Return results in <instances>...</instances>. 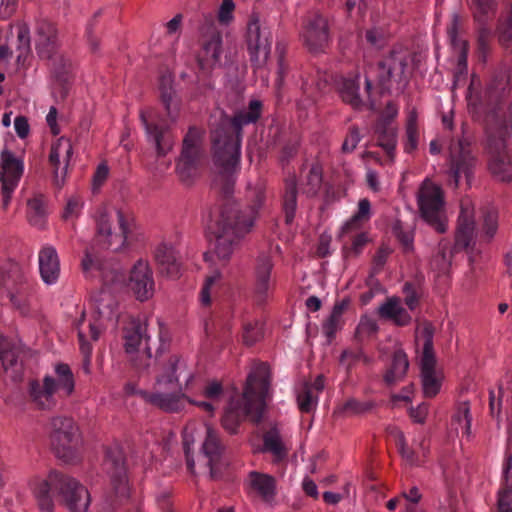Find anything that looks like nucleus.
<instances>
[{
	"label": "nucleus",
	"instance_id": "nucleus-1",
	"mask_svg": "<svg viewBox=\"0 0 512 512\" xmlns=\"http://www.w3.org/2000/svg\"><path fill=\"white\" fill-rule=\"evenodd\" d=\"M261 109L262 103L252 100L247 110L238 111L232 117L222 112L210 131L215 167L212 189L222 197L223 203L209 230L214 240L212 252L225 263L230 260L240 240L251 230L254 218L266 200V183L263 180L248 186L250 214H245L232 198L240 162L242 127L256 123Z\"/></svg>",
	"mask_w": 512,
	"mask_h": 512
},
{
	"label": "nucleus",
	"instance_id": "nucleus-2",
	"mask_svg": "<svg viewBox=\"0 0 512 512\" xmlns=\"http://www.w3.org/2000/svg\"><path fill=\"white\" fill-rule=\"evenodd\" d=\"M125 351L130 354V361L139 372L148 371L152 364L159 365V373L155 378L158 386L178 384L177 371L185 367L177 355H172L166 362L160 358L169 350L170 340L162 326L153 335L148 332L147 325L139 320H131L124 328Z\"/></svg>",
	"mask_w": 512,
	"mask_h": 512
},
{
	"label": "nucleus",
	"instance_id": "nucleus-3",
	"mask_svg": "<svg viewBox=\"0 0 512 512\" xmlns=\"http://www.w3.org/2000/svg\"><path fill=\"white\" fill-rule=\"evenodd\" d=\"M270 380L271 372L266 363L258 364L249 373L242 399L231 400L222 417V426L226 431L235 434L244 416L250 417L255 424L262 421Z\"/></svg>",
	"mask_w": 512,
	"mask_h": 512
},
{
	"label": "nucleus",
	"instance_id": "nucleus-4",
	"mask_svg": "<svg viewBox=\"0 0 512 512\" xmlns=\"http://www.w3.org/2000/svg\"><path fill=\"white\" fill-rule=\"evenodd\" d=\"M33 493L39 509L45 512L54 509L52 493H57L72 512H85L90 503L88 490L76 479L59 471H52L46 479L37 481Z\"/></svg>",
	"mask_w": 512,
	"mask_h": 512
},
{
	"label": "nucleus",
	"instance_id": "nucleus-5",
	"mask_svg": "<svg viewBox=\"0 0 512 512\" xmlns=\"http://www.w3.org/2000/svg\"><path fill=\"white\" fill-rule=\"evenodd\" d=\"M94 242L100 249L120 251L129 245L132 237V224L121 210L117 211L116 223L105 208L99 209L96 216Z\"/></svg>",
	"mask_w": 512,
	"mask_h": 512
},
{
	"label": "nucleus",
	"instance_id": "nucleus-6",
	"mask_svg": "<svg viewBox=\"0 0 512 512\" xmlns=\"http://www.w3.org/2000/svg\"><path fill=\"white\" fill-rule=\"evenodd\" d=\"M104 467L111 480V489L106 495V502L112 509H115L126 502L130 494L126 456L120 445L114 444L106 447Z\"/></svg>",
	"mask_w": 512,
	"mask_h": 512
},
{
	"label": "nucleus",
	"instance_id": "nucleus-7",
	"mask_svg": "<svg viewBox=\"0 0 512 512\" xmlns=\"http://www.w3.org/2000/svg\"><path fill=\"white\" fill-rule=\"evenodd\" d=\"M507 129L506 124H488L486 128L488 168L491 174L501 182L512 180V162L506 152Z\"/></svg>",
	"mask_w": 512,
	"mask_h": 512
},
{
	"label": "nucleus",
	"instance_id": "nucleus-8",
	"mask_svg": "<svg viewBox=\"0 0 512 512\" xmlns=\"http://www.w3.org/2000/svg\"><path fill=\"white\" fill-rule=\"evenodd\" d=\"M50 425V441L55 455L66 463L75 461L80 435L74 420L66 416H56L51 419Z\"/></svg>",
	"mask_w": 512,
	"mask_h": 512
},
{
	"label": "nucleus",
	"instance_id": "nucleus-9",
	"mask_svg": "<svg viewBox=\"0 0 512 512\" xmlns=\"http://www.w3.org/2000/svg\"><path fill=\"white\" fill-rule=\"evenodd\" d=\"M417 203L422 219L438 233H444L446 224L442 189L430 181H424L418 191Z\"/></svg>",
	"mask_w": 512,
	"mask_h": 512
},
{
	"label": "nucleus",
	"instance_id": "nucleus-10",
	"mask_svg": "<svg viewBox=\"0 0 512 512\" xmlns=\"http://www.w3.org/2000/svg\"><path fill=\"white\" fill-rule=\"evenodd\" d=\"M435 328L430 321L422 323V336L424 338L421 356V383L425 398H434L440 391L441 380L436 376V356L433 346Z\"/></svg>",
	"mask_w": 512,
	"mask_h": 512
},
{
	"label": "nucleus",
	"instance_id": "nucleus-11",
	"mask_svg": "<svg viewBox=\"0 0 512 512\" xmlns=\"http://www.w3.org/2000/svg\"><path fill=\"white\" fill-rule=\"evenodd\" d=\"M476 158L472 154L471 141L462 136L449 147L448 185L458 188L461 175H464L468 185L471 183Z\"/></svg>",
	"mask_w": 512,
	"mask_h": 512
},
{
	"label": "nucleus",
	"instance_id": "nucleus-12",
	"mask_svg": "<svg viewBox=\"0 0 512 512\" xmlns=\"http://www.w3.org/2000/svg\"><path fill=\"white\" fill-rule=\"evenodd\" d=\"M201 155L202 133L192 126L183 139L181 153L176 161V172L182 182L189 184L196 177Z\"/></svg>",
	"mask_w": 512,
	"mask_h": 512
},
{
	"label": "nucleus",
	"instance_id": "nucleus-13",
	"mask_svg": "<svg viewBox=\"0 0 512 512\" xmlns=\"http://www.w3.org/2000/svg\"><path fill=\"white\" fill-rule=\"evenodd\" d=\"M201 50L197 55L198 67L210 73L220 62L222 54V33L212 18L201 26Z\"/></svg>",
	"mask_w": 512,
	"mask_h": 512
},
{
	"label": "nucleus",
	"instance_id": "nucleus-14",
	"mask_svg": "<svg viewBox=\"0 0 512 512\" xmlns=\"http://www.w3.org/2000/svg\"><path fill=\"white\" fill-rule=\"evenodd\" d=\"M496 0H471L470 9L473 19L477 24V47L479 57L485 61L490 50V37L492 34L489 22L494 18L497 11Z\"/></svg>",
	"mask_w": 512,
	"mask_h": 512
},
{
	"label": "nucleus",
	"instance_id": "nucleus-15",
	"mask_svg": "<svg viewBox=\"0 0 512 512\" xmlns=\"http://www.w3.org/2000/svg\"><path fill=\"white\" fill-rule=\"evenodd\" d=\"M24 164L11 150L5 148L0 154V182L2 208L6 210L12 194L23 175Z\"/></svg>",
	"mask_w": 512,
	"mask_h": 512
},
{
	"label": "nucleus",
	"instance_id": "nucleus-16",
	"mask_svg": "<svg viewBox=\"0 0 512 512\" xmlns=\"http://www.w3.org/2000/svg\"><path fill=\"white\" fill-rule=\"evenodd\" d=\"M34 46L38 57L52 59L59 52L58 28L47 19H38L34 27Z\"/></svg>",
	"mask_w": 512,
	"mask_h": 512
},
{
	"label": "nucleus",
	"instance_id": "nucleus-17",
	"mask_svg": "<svg viewBox=\"0 0 512 512\" xmlns=\"http://www.w3.org/2000/svg\"><path fill=\"white\" fill-rule=\"evenodd\" d=\"M302 38L311 53L323 52L330 41L328 20L320 14L309 16L304 25Z\"/></svg>",
	"mask_w": 512,
	"mask_h": 512
},
{
	"label": "nucleus",
	"instance_id": "nucleus-18",
	"mask_svg": "<svg viewBox=\"0 0 512 512\" xmlns=\"http://www.w3.org/2000/svg\"><path fill=\"white\" fill-rule=\"evenodd\" d=\"M269 31L262 29L258 19L251 20L247 28V45L250 60L256 66L264 65L270 54Z\"/></svg>",
	"mask_w": 512,
	"mask_h": 512
},
{
	"label": "nucleus",
	"instance_id": "nucleus-19",
	"mask_svg": "<svg viewBox=\"0 0 512 512\" xmlns=\"http://www.w3.org/2000/svg\"><path fill=\"white\" fill-rule=\"evenodd\" d=\"M457 220L453 251L467 250L475 245V214L470 201L461 202Z\"/></svg>",
	"mask_w": 512,
	"mask_h": 512
},
{
	"label": "nucleus",
	"instance_id": "nucleus-20",
	"mask_svg": "<svg viewBox=\"0 0 512 512\" xmlns=\"http://www.w3.org/2000/svg\"><path fill=\"white\" fill-rule=\"evenodd\" d=\"M73 155V146L69 138L60 137L51 146L49 163L53 167V183L61 188L65 183L67 168Z\"/></svg>",
	"mask_w": 512,
	"mask_h": 512
},
{
	"label": "nucleus",
	"instance_id": "nucleus-21",
	"mask_svg": "<svg viewBox=\"0 0 512 512\" xmlns=\"http://www.w3.org/2000/svg\"><path fill=\"white\" fill-rule=\"evenodd\" d=\"M153 273L147 262L139 260L130 271L128 287L136 299L143 302L154 294Z\"/></svg>",
	"mask_w": 512,
	"mask_h": 512
},
{
	"label": "nucleus",
	"instance_id": "nucleus-22",
	"mask_svg": "<svg viewBox=\"0 0 512 512\" xmlns=\"http://www.w3.org/2000/svg\"><path fill=\"white\" fill-rule=\"evenodd\" d=\"M407 55L402 50L392 49L378 63L379 82L382 86L392 80L401 81L407 68Z\"/></svg>",
	"mask_w": 512,
	"mask_h": 512
},
{
	"label": "nucleus",
	"instance_id": "nucleus-23",
	"mask_svg": "<svg viewBox=\"0 0 512 512\" xmlns=\"http://www.w3.org/2000/svg\"><path fill=\"white\" fill-rule=\"evenodd\" d=\"M140 396L149 404L168 413L179 412L185 407V402L190 401L181 389L172 393L140 391Z\"/></svg>",
	"mask_w": 512,
	"mask_h": 512
},
{
	"label": "nucleus",
	"instance_id": "nucleus-24",
	"mask_svg": "<svg viewBox=\"0 0 512 512\" xmlns=\"http://www.w3.org/2000/svg\"><path fill=\"white\" fill-rule=\"evenodd\" d=\"M225 446L222 444L218 433L210 426H207L206 437L202 444V452L208 458L210 477L215 480L221 476L218 464L221 460Z\"/></svg>",
	"mask_w": 512,
	"mask_h": 512
},
{
	"label": "nucleus",
	"instance_id": "nucleus-25",
	"mask_svg": "<svg viewBox=\"0 0 512 512\" xmlns=\"http://www.w3.org/2000/svg\"><path fill=\"white\" fill-rule=\"evenodd\" d=\"M57 389V383L51 376H46L41 385L37 380L29 381V396L39 409L51 410L56 402L54 393Z\"/></svg>",
	"mask_w": 512,
	"mask_h": 512
},
{
	"label": "nucleus",
	"instance_id": "nucleus-26",
	"mask_svg": "<svg viewBox=\"0 0 512 512\" xmlns=\"http://www.w3.org/2000/svg\"><path fill=\"white\" fill-rule=\"evenodd\" d=\"M140 119L146 133L152 138L157 152V157L166 156L175 144V139L168 128L150 123L144 111L140 112Z\"/></svg>",
	"mask_w": 512,
	"mask_h": 512
},
{
	"label": "nucleus",
	"instance_id": "nucleus-27",
	"mask_svg": "<svg viewBox=\"0 0 512 512\" xmlns=\"http://www.w3.org/2000/svg\"><path fill=\"white\" fill-rule=\"evenodd\" d=\"M155 259L160 274L172 279L180 277L182 263L173 246L165 243L160 244L156 248Z\"/></svg>",
	"mask_w": 512,
	"mask_h": 512
},
{
	"label": "nucleus",
	"instance_id": "nucleus-28",
	"mask_svg": "<svg viewBox=\"0 0 512 512\" xmlns=\"http://www.w3.org/2000/svg\"><path fill=\"white\" fill-rule=\"evenodd\" d=\"M377 314L381 319L392 322L398 327L408 326L412 322V316L402 306L399 297H388L378 307Z\"/></svg>",
	"mask_w": 512,
	"mask_h": 512
},
{
	"label": "nucleus",
	"instance_id": "nucleus-29",
	"mask_svg": "<svg viewBox=\"0 0 512 512\" xmlns=\"http://www.w3.org/2000/svg\"><path fill=\"white\" fill-rule=\"evenodd\" d=\"M297 178L295 174H289L284 179V187L282 193V210L284 212L285 223L292 224L297 209Z\"/></svg>",
	"mask_w": 512,
	"mask_h": 512
},
{
	"label": "nucleus",
	"instance_id": "nucleus-30",
	"mask_svg": "<svg viewBox=\"0 0 512 512\" xmlns=\"http://www.w3.org/2000/svg\"><path fill=\"white\" fill-rule=\"evenodd\" d=\"M39 267L42 279L45 283L52 284L58 279L60 264L55 248L48 246L40 251Z\"/></svg>",
	"mask_w": 512,
	"mask_h": 512
},
{
	"label": "nucleus",
	"instance_id": "nucleus-31",
	"mask_svg": "<svg viewBox=\"0 0 512 512\" xmlns=\"http://www.w3.org/2000/svg\"><path fill=\"white\" fill-rule=\"evenodd\" d=\"M409 369V360L403 349L398 348L392 354L390 367L383 376V380L387 386H393L397 382L402 381Z\"/></svg>",
	"mask_w": 512,
	"mask_h": 512
},
{
	"label": "nucleus",
	"instance_id": "nucleus-32",
	"mask_svg": "<svg viewBox=\"0 0 512 512\" xmlns=\"http://www.w3.org/2000/svg\"><path fill=\"white\" fill-rule=\"evenodd\" d=\"M24 282V273L18 263L11 262L0 270V289H5L9 296L18 293Z\"/></svg>",
	"mask_w": 512,
	"mask_h": 512
},
{
	"label": "nucleus",
	"instance_id": "nucleus-33",
	"mask_svg": "<svg viewBox=\"0 0 512 512\" xmlns=\"http://www.w3.org/2000/svg\"><path fill=\"white\" fill-rule=\"evenodd\" d=\"M273 269L272 257L269 253H261L257 257L256 274V292L265 296L270 287V276Z\"/></svg>",
	"mask_w": 512,
	"mask_h": 512
},
{
	"label": "nucleus",
	"instance_id": "nucleus-34",
	"mask_svg": "<svg viewBox=\"0 0 512 512\" xmlns=\"http://www.w3.org/2000/svg\"><path fill=\"white\" fill-rule=\"evenodd\" d=\"M160 99L163 103L168 117L175 121L179 112V103L176 93L172 88V80L169 76H162L160 79Z\"/></svg>",
	"mask_w": 512,
	"mask_h": 512
},
{
	"label": "nucleus",
	"instance_id": "nucleus-35",
	"mask_svg": "<svg viewBox=\"0 0 512 512\" xmlns=\"http://www.w3.org/2000/svg\"><path fill=\"white\" fill-rule=\"evenodd\" d=\"M377 404L373 400L359 401L356 398H349L346 402L337 407L333 415L334 416H361L372 412L376 408Z\"/></svg>",
	"mask_w": 512,
	"mask_h": 512
},
{
	"label": "nucleus",
	"instance_id": "nucleus-36",
	"mask_svg": "<svg viewBox=\"0 0 512 512\" xmlns=\"http://www.w3.org/2000/svg\"><path fill=\"white\" fill-rule=\"evenodd\" d=\"M338 93L341 99L354 109L363 107V101L358 93L359 85L356 79L342 78L338 83Z\"/></svg>",
	"mask_w": 512,
	"mask_h": 512
},
{
	"label": "nucleus",
	"instance_id": "nucleus-37",
	"mask_svg": "<svg viewBox=\"0 0 512 512\" xmlns=\"http://www.w3.org/2000/svg\"><path fill=\"white\" fill-rule=\"evenodd\" d=\"M375 133L377 134V144L385 150L390 160H393L396 148V130L386 123H378Z\"/></svg>",
	"mask_w": 512,
	"mask_h": 512
},
{
	"label": "nucleus",
	"instance_id": "nucleus-38",
	"mask_svg": "<svg viewBox=\"0 0 512 512\" xmlns=\"http://www.w3.org/2000/svg\"><path fill=\"white\" fill-rule=\"evenodd\" d=\"M250 486L264 499L268 500L275 494V479L267 474L251 472L249 474Z\"/></svg>",
	"mask_w": 512,
	"mask_h": 512
},
{
	"label": "nucleus",
	"instance_id": "nucleus-39",
	"mask_svg": "<svg viewBox=\"0 0 512 512\" xmlns=\"http://www.w3.org/2000/svg\"><path fill=\"white\" fill-rule=\"evenodd\" d=\"M49 63L50 71L55 80L64 85L69 82V75L72 69L71 61L59 52L52 59H44Z\"/></svg>",
	"mask_w": 512,
	"mask_h": 512
},
{
	"label": "nucleus",
	"instance_id": "nucleus-40",
	"mask_svg": "<svg viewBox=\"0 0 512 512\" xmlns=\"http://www.w3.org/2000/svg\"><path fill=\"white\" fill-rule=\"evenodd\" d=\"M263 444L264 451L271 452L278 461L287 456V449L276 427L271 428L263 435Z\"/></svg>",
	"mask_w": 512,
	"mask_h": 512
},
{
	"label": "nucleus",
	"instance_id": "nucleus-41",
	"mask_svg": "<svg viewBox=\"0 0 512 512\" xmlns=\"http://www.w3.org/2000/svg\"><path fill=\"white\" fill-rule=\"evenodd\" d=\"M371 204L366 198L361 199L358 203V211L351 217L341 228L340 236L347 234L351 231L358 230L362 223L367 221L370 217Z\"/></svg>",
	"mask_w": 512,
	"mask_h": 512
},
{
	"label": "nucleus",
	"instance_id": "nucleus-42",
	"mask_svg": "<svg viewBox=\"0 0 512 512\" xmlns=\"http://www.w3.org/2000/svg\"><path fill=\"white\" fill-rule=\"evenodd\" d=\"M495 33L502 47L512 46V1L507 13L498 19Z\"/></svg>",
	"mask_w": 512,
	"mask_h": 512
},
{
	"label": "nucleus",
	"instance_id": "nucleus-43",
	"mask_svg": "<svg viewBox=\"0 0 512 512\" xmlns=\"http://www.w3.org/2000/svg\"><path fill=\"white\" fill-rule=\"evenodd\" d=\"M19 352L20 348L16 343L0 335V360L5 371L16 366Z\"/></svg>",
	"mask_w": 512,
	"mask_h": 512
},
{
	"label": "nucleus",
	"instance_id": "nucleus-44",
	"mask_svg": "<svg viewBox=\"0 0 512 512\" xmlns=\"http://www.w3.org/2000/svg\"><path fill=\"white\" fill-rule=\"evenodd\" d=\"M510 397L511 393L504 390L501 385L496 392H489V409L492 417H500L502 411L507 409Z\"/></svg>",
	"mask_w": 512,
	"mask_h": 512
},
{
	"label": "nucleus",
	"instance_id": "nucleus-45",
	"mask_svg": "<svg viewBox=\"0 0 512 512\" xmlns=\"http://www.w3.org/2000/svg\"><path fill=\"white\" fill-rule=\"evenodd\" d=\"M318 394L312 391L309 382H304L297 393V405L302 413H311L317 406Z\"/></svg>",
	"mask_w": 512,
	"mask_h": 512
},
{
	"label": "nucleus",
	"instance_id": "nucleus-46",
	"mask_svg": "<svg viewBox=\"0 0 512 512\" xmlns=\"http://www.w3.org/2000/svg\"><path fill=\"white\" fill-rule=\"evenodd\" d=\"M45 215L46 207L42 195L28 200V219L31 225L42 228Z\"/></svg>",
	"mask_w": 512,
	"mask_h": 512
},
{
	"label": "nucleus",
	"instance_id": "nucleus-47",
	"mask_svg": "<svg viewBox=\"0 0 512 512\" xmlns=\"http://www.w3.org/2000/svg\"><path fill=\"white\" fill-rule=\"evenodd\" d=\"M17 62L20 63L22 60L25 61L26 57L30 53L31 47V36L30 29L26 23H22L17 28Z\"/></svg>",
	"mask_w": 512,
	"mask_h": 512
},
{
	"label": "nucleus",
	"instance_id": "nucleus-48",
	"mask_svg": "<svg viewBox=\"0 0 512 512\" xmlns=\"http://www.w3.org/2000/svg\"><path fill=\"white\" fill-rule=\"evenodd\" d=\"M392 232L406 252L413 250V229L411 226H406L401 220H396L393 223Z\"/></svg>",
	"mask_w": 512,
	"mask_h": 512
},
{
	"label": "nucleus",
	"instance_id": "nucleus-49",
	"mask_svg": "<svg viewBox=\"0 0 512 512\" xmlns=\"http://www.w3.org/2000/svg\"><path fill=\"white\" fill-rule=\"evenodd\" d=\"M391 433L395 438L398 451L402 458L410 465H416L418 463L417 455L412 448L408 447L404 433L398 428H393Z\"/></svg>",
	"mask_w": 512,
	"mask_h": 512
},
{
	"label": "nucleus",
	"instance_id": "nucleus-50",
	"mask_svg": "<svg viewBox=\"0 0 512 512\" xmlns=\"http://www.w3.org/2000/svg\"><path fill=\"white\" fill-rule=\"evenodd\" d=\"M450 266L451 257L447 255V245L440 243L437 252L430 261V267L438 274H445L449 271Z\"/></svg>",
	"mask_w": 512,
	"mask_h": 512
},
{
	"label": "nucleus",
	"instance_id": "nucleus-51",
	"mask_svg": "<svg viewBox=\"0 0 512 512\" xmlns=\"http://www.w3.org/2000/svg\"><path fill=\"white\" fill-rule=\"evenodd\" d=\"M378 324L370 317L364 316L361 318L354 334L357 342L361 343L364 339L375 335L378 332Z\"/></svg>",
	"mask_w": 512,
	"mask_h": 512
},
{
	"label": "nucleus",
	"instance_id": "nucleus-52",
	"mask_svg": "<svg viewBox=\"0 0 512 512\" xmlns=\"http://www.w3.org/2000/svg\"><path fill=\"white\" fill-rule=\"evenodd\" d=\"M55 370L59 378L57 387L64 389L67 395H70L74 391V378L70 367L61 363L56 366Z\"/></svg>",
	"mask_w": 512,
	"mask_h": 512
},
{
	"label": "nucleus",
	"instance_id": "nucleus-53",
	"mask_svg": "<svg viewBox=\"0 0 512 512\" xmlns=\"http://www.w3.org/2000/svg\"><path fill=\"white\" fill-rule=\"evenodd\" d=\"M262 337V324L259 321L248 322L244 325L243 342L245 345L252 346Z\"/></svg>",
	"mask_w": 512,
	"mask_h": 512
},
{
	"label": "nucleus",
	"instance_id": "nucleus-54",
	"mask_svg": "<svg viewBox=\"0 0 512 512\" xmlns=\"http://www.w3.org/2000/svg\"><path fill=\"white\" fill-rule=\"evenodd\" d=\"M370 242V238L367 232H361L357 234L353 240L351 247L343 248V253L345 257H357L363 251L364 247L367 243Z\"/></svg>",
	"mask_w": 512,
	"mask_h": 512
},
{
	"label": "nucleus",
	"instance_id": "nucleus-55",
	"mask_svg": "<svg viewBox=\"0 0 512 512\" xmlns=\"http://www.w3.org/2000/svg\"><path fill=\"white\" fill-rule=\"evenodd\" d=\"M322 183V167L318 164L312 165L307 175V186L309 187L307 193L309 195H316Z\"/></svg>",
	"mask_w": 512,
	"mask_h": 512
},
{
	"label": "nucleus",
	"instance_id": "nucleus-56",
	"mask_svg": "<svg viewBox=\"0 0 512 512\" xmlns=\"http://www.w3.org/2000/svg\"><path fill=\"white\" fill-rule=\"evenodd\" d=\"M498 229V214L495 210H487L484 214L483 230L485 236L490 240Z\"/></svg>",
	"mask_w": 512,
	"mask_h": 512
},
{
	"label": "nucleus",
	"instance_id": "nucleus-57",
	"mask_svg": "<svg viewBox=\"0 0 512 512\" xmlns=\"http://www.w3.org/2000/svg\"><path fill=\"white\" fill-rule=\"evenodd\" d=\"M453 421L457 422L467 435L470 434L471 415L468 403H462L459 406L458 412L453 416Z\"/></svg>",
	"mask_w": 512,
	"mask_h": 512
},
{
	"label": "nucleus",
	"instance_id": "nucleus-58",
	"mask_svg": "<svg viewBox=\"0 0 512 512\" xmlns=\"http://www.w3.org/2000/svg\"><path fill=\"white\" fill-rule=\"evenodd\" d=\"M82 269L85 272L90 271L91 269H97L102 270V264L100 260L95 255V248L94 246L87 248L85 250L84 258L82 259Z\"/></svg>",
	"mask_w": 512,
	"mask_h": 512
},
{
	"label": "nucleus",
	"instance_id": "nucleus-59",
	"mask_svg": "<svg viewBox=\"0 0 512 512\" xmlns=\"http://www.w3.org/2000/svg\"><path fill=\"white\" fill-rule=\"evenodd\" d=\"M406 137L407 142L405 146V150L407 152H411L417 147V126H416V118L415 116H411L408 120L406 127Z\"/></svg>",
	"mask_w": 512,
	"mask_h": 512
},
{
	"label": "nucleus",
	"instance_id": "nucleus-60",
	"mask_svg": "<svg viewBox=\"0 0 512 512\" xmlns=\"http://www.w3.org/2000/svg\"><path fill=\"white\" fill-rule=\"evenodd\" d=\"M341 326V318L331 313L329 317L325 320V322L322 325V329L326 337L328 338V342L331 343V341L334 339L337 330Z\"/></svg>",
	"mask_w": 512,
	"mask_h": 512
},
{
	"label": "nucleus",
	"instance_id": "nucleus-61",
	"mask_svg": "<svg viewBox=\"0 0 512 512\" xmlns=\"http://www.w3.org/2000/svg\"><path fill=\"white\" fill-rule=\"evenodd\" d=\"M403 293L405 294L404 303L408 306L410 310H414L419 305V295L415 289V286L406 282L403 286Z\"/></svg>",
	"mask_w": 512,
	"mask_h": 512
},
{
	"label": "nucleus",
	"instance_id": "nucleus-62",
	"mask_svg": "<svg viewBox=\"0 0 512 512\" xmlns=\"http://www.w3.org/2000/svg\"><path fill=\"white\" fill-rule=\"evenodd\" d=\"M360 141V133L359 129L356 126H352L349 128V133L345 138L342 144V152L350 153L352 152L358 145Z\"/></svg>",
	"mask_w": 512,
	"mask_h": 512
},
{
	"label": "nucleus",
	"instance_id": "nucleus-63",
	"mask_svg": "<svg viewBox=\"0 0 512 512\" xmlns=\"http://www.w3.org/2000/svg\"><path fill=\"white\" fill-rule=\"evenodd\" d=\"M82 201L78 196H72L68 199L67 204L65 206L62 218L67 220L68 218L74 216L78 217L80 210L82 208Z\"/></svg>",
	"mask_w": 512,
	"mask_h": 512
},
{
	"label": "nucleus",
	"instance_id": "nucleus-64",
	"mask_svg": "<svg viewBox=\"0 0 512 512\" xmlns=\"http://www.w3.org/2000/svg\"><path fill=\"white\" fill-rule=\"evenodd\" d=\"M391 252L392 250L386 245H381L379 247L376 254L373 256L372 260L374 272H379L380 270H382Z\"/></svg>",
	"mask_w": 512,
	"mask_h": 512
}]
</instances>
